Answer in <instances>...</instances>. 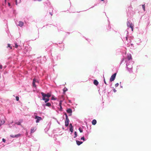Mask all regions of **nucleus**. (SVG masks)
<instances>
[{"label":"nucleus","instance_id":"obj_15","mask_svg":"<svg viewBox=\"0 0 151 151\" xmlns=\"http://www.w3.org/2000/svg\"><path fill=\"white\" fill-rule=\"evenodd\" d=\"M18 25L20 27H22L24 25L23 22L21 21H19L18 22Z\"/></svg>","mask_w":151,"mask_h":151},{"label":"nucleus","instance_id":"obj_10","mask_svg":"<svg viewBox=\"0 0 151 151\" xmlns=\"http://www.w3.org/2000/svg\"><path fill=\"white\" fill-rule=\"evenodd\" d=\"M37 129V128L36 127H32V128L30 130V133H34Z\"/></svg>","mask_w":151,"mask_h":151},{"label":"nucleus","instance_id":"obj_4","mask_svg":"<svg viewBox=\"0 0 151 151\" xmlns=\"http://www.w3.org/2000/svg\"><path fill=\"white\" fill-rule=\"evenodd\" d=\"M65 127H68V125L69 120L68 118V116L66 113H65Z\"/></svg>","mask_w":151,"mask_h":151},{"label":"nucleus","instance_id":"obj_44","mask_svg":"<svg viewBox=\"0 0 151 151\" xmlns=\"http://www.w3.org/2000/svg\"><path fill=\"white\" fill-rule=\"evenodd\" d=\"M104 83H105L106 84H106H106V81H105V79L104 78Z\"/></svg>","mask_w":151,"mask_h":151},{"label":"nucleus","instance_id":"obj_49","mask_svg":"<svg viewBox=\"0 0 151 151\" xmlns=\"http://www.w3.org/2000/svg\"><path fill=\"white\" fill-rule=\"evenodd\" d=\"M69 103H71V101L70 100H69Z\"/></svg>","mask_w":151,"mask_h":151},{"label":"nucleus","instance_id":"obj_3","mask_svg":"<svg viewBox=\"0 0 151 151\" xmlns=\"http://www.w3.org/2000/svg\"><path fill=\"white\" fill-rule=\"evenodd\" d=\"M124 33L126 34V36L125 37V38L126 40L128 42L127 44V46L128 47L132 46V43L131 39L132 38L130 37H128V32L127 30Z\"/></svg>","mask_w":151,"mask_h":151},{"label":"nucleus","instance_id":"obj_36","mask_svg":"<svg viewBox=\"0 0 151 151\" xmlns=\"http://www.w3.org/2000/svg\"><path fill=\"white\" fill-rule=\"evenodd\" d=\"M111 29V26H110L109 25H108V26L107 28V29L108 30L110 29Z\"/></svg>","mask_w":151,"mask_h":151},{"label":"nucleus","instance_id":"obj_38","mask_svg":"<svg viewBox=\"0 0 151 151\" xmlns=\"http://www.w3.org/2000/svg\"><path fill=\"white\" fill-rule=\"evenodd\" d=\"M2 142H6V140L4 138H3L2 139Z\"/></svg>","mask_w":151,"mask_h":151},{"label":"nucleus","instance_id":"obj_43","mask_svg":"<svg viewBox=\"0 0 151 151\" xmlns=\"http://www.w3.org/2000/svg\"><path fill=\"white\" fill-rule=\"evenodd\" d=\"M8 5L9 6H11V4L10 3L8 2Z\"/></svg>","mask_w":151,"mask_h":151},{"label":"nucleus","instance_id":"obj_32","mask_svg":"<svg viewBox=\"0 0 151 151\" xmlns=\"http://www.w3.org/2000/svg\"><path fill=\"white\" fill-rule=\"evenodd\" d=\"M87 132V133L85 134V136L86 137H88V136L89 133L88 132L87 130L86 131Z\"/></svg>","mask_w":151,"mask_h":151},{"label":"nucleus","instance_id":"obj_45","mask_svg":"<svg viewBox=\"0 0 151 151\" xmlns=\"http://www.w3.org/2000/svg\"><path fill=\"white\" fill-rule=\"evenodd\" d=\"M49 13L51 15V16H52V12H50Z\"/></svg>","mask_w":151,"mask_h":151},{"label":"nucleus","instance_id":"obj_19","mask_svg":"<svg viewBox=\"0 0 151 151\" xmlns=\"http://www.w3.org/2000/svg\"><path fill=\"white\" fill-rule=\"evenodd\" d=\"M93 83L95 85L97 86L99 84V82L97 80H94L93 81Z\"/></svg>","mask_w":151,"mask_h":151},{"label":"nucleus","instance_id":"obj_9","mask_svg":"<svg viewBox=\"0 0 151 151\" xmlns=\"http://www.w3.org/2000/svg\"><path fill=\"white\" fill-rule=\"evenodd\" d=\"M35 118L36 119V122L37 123L39 122L40 121L42 120V118L41 117H39L37 116H35Z\"/></svg>","mask_w":151,"mask_h":151},{"label":"nucleus","instance_id":"obj_41","mask_svg":"<svg viewBox=\"0 0 151 151\" xmlns=\"http://www.w3.org/2000/svg\"><path fill=\"white\" fill-rule=\"evenodd\" d=\"M124 60V59H122V60H121V62L120 64H121L122 63V62Z\"/></svg>","mask_w":151,"mask_h":151},{"label":"nucleus","instance_id":"obj_25","mask_svg":"<svg viewBox=\"0 0 151 151\" xmlns=\"http://www.w3.org/2000/svg\"><path fill=\"white\" fill-rule=\"evenodd\" d=\"M77 132H74V136L73 138H76L77 137Z\"/></svg>","mask_w":151,"mask_h":151},{"label":"nucleus","instance_id":"obj_17","mask_svg":"<svg viewBox=\"0 0 151 151\" xmlns=\"http://www.w3.org/2000/svg\"><path fill=\"white\" fill-rule=\"evenodd\" d=\"M76 142L77 145H80L83 143V142L77 140H76Z\"/></svg>","mask_w":151,"mask_h":151},{"label":"nucleus","instance_id":"obj_53","mask_svg":"<svg viewBox=\"0 0 151 151\" xmlns=\"http://www.w3.org/2000/svg\"><path fill=\"white\" fill-rule=\"evenodd\" d=\"M94 6H92L91 8H93Z\"/></svg>","mask_w":151,"mask_h":151},{"label":"nucleus","instance_id":"obj_35","mask_svg":"<svg viewBox=\"0 0 151 151\" xmlns=\"http://www.w3.org/2000/svg\"><path fill=\"white\" fill-rule=\"evenodd\" d=\"M119 85V83H116L115 85V86L116 87H117Z\"/></svg>","mask_w":151,"mask_h":151},{"label":"nucleus","instance_id":"obj_5","mask_svg":"<svg viewBox=\"0 0 151 151\" xmlns=\"http://www.w3.org/2000/svg\"><path fill=\"white\" fill-rule=\"evenodd\" d=\"M54 59V60L57 61L60 59V54H57L52 56Z\"/></svg>","mask_w":151,"mask_h":151},{"label":"nucleus","instance_id":"obj_11","mask_svg":"<svg viewBox=\"0 0 151 151\" xmlns=\"http://www.w3.org/2000/svg\"><path fill=\"white\" fill-rule=\"evenodd\" d=\"M69 129L71 133L73 132V127L71 123H70L69 125Z\"/></svg>","mask_w":151,"mask_h":151},{"label":"nucleus","instance_id":"obj_2","mask_svg":"<svg viewBox=\"0 0 151 151\" xmlns=\"http://www.w3.org/2000/svg\"><path fill=\"white\" fill-rule=\"evenodd\" d=\"M132 5L131 3H130V5L128 6V8L127 10V16L129 17L127 19V26L128 27H129L131 29V30L132 31V23H130L131 20L132 19H131L132 14Z\"/></svg>","mask_w":151,"mask_h":151},{"label":"nucleus","instance_id":"obj_26","mask_svg":"<svg viewBox=\"0 0 151 151\" xmlns=\"http://www.w3.org/2000/svg\"><path fill=\"white\" fill-rule=\"evenodd\" d=\"M81 140H83V141H85L86 140V139H85L84 137V136H83V137H82L81 138Z\"/></svg>","mask_w":151,"mask_h":151},{"label":"nucleus","instance_id":"obj_55","mask_svg":"<svg viewBox=\"0 0 151 151\" xmlns=\"http://www.w3.org/2000/svg\"><path fill=\"white\" fill-rule=\"evenodd\" d=\"M101 1H104V0H101Z\"/></svg>","mask_w":151,"mask_h":151},{"label":"nucleus","instance_id":"obj_14","mask_svg":"<svg viewBox=\"0 0 151 151\" xmlns=\"http://www.w3.org/2000/svg\"><path fill=\"white\" fill-rule=\"evenodd\" d=\"M66 111L68 113L70 114L69 115V116H70L71 115V114L72 113V110L71 109H69L66 110Z\"/></svg>","mask_w":151,"mask_h":151},{"label":"nucleus","instance_id":"obj_54","mask_svg":"<svg viewBox=\"0 0 151 151\" xmlns=\"http://www.w3.org/2000/svg\"><path fill=\"white\" fill-rule=\"evenodd\" d=\"M122 39V40H124V38H123V39Z\"/></svg>","mask_w":151,"mask_h":151},{"label":"nucleus","instance_id":"obj_13","mask_svg":"<svg viewBox=\"0 0 151 151\" xmlns=\"http://www.w3.org/2000/svg\"><path fill=\"white\" fill-rule=\"evenodd\" d=\"M5 121L4 119H0V127L3 125L5 123Z\"/></svg>","mask_w":151,"mask_h":151},{"label":"nucleus","instance_id":"obj_21","mask_svg":"<svg viewBox=\"0 0 151 151\" xmlns=\"http://www.w3.org/2000/svg\"><path fill=\"white\" fill-rule=\"evenodd\" d=\"M51 104L49 102L47 103L46 104H45V106H47L48 107H50L51 106Z\"/></svg>","mask_w":151,"mask_h":151},{"label":"nucleus","instance_id":"obj_20","mask_svg":"<svg viewBox=\"0 0 151 151\" xmlns=\"http://www.w3.org/2000/svg\"><path fill=\"white\" fill-rule=\"evenodd\" d=\"M97 122L96 119H93L92 122V124L93 125H95L96 123Z\"/></svg>","mask_w":151,"mask_h":151},{"label":"nucleus","instance_id":"obj_28","mask_svg":"<svg viewBox=\"0 0 151 151\" xmlns=\"http://www.w3.org/2000/svg\"><path fill=\"white\" fill-rule=\"evenodd\" d=\"M7 47H9V48H10V49H12V47L11 46V45L9 44H8V46H7Z\"/></svg>","mask_w":151,"mask_h":151},{"label":"nucleus","instance_id":"obj_33","mask_svg":"<svg viewBox=\"0 0 151 151\" xmlns=\"http://www.w3.org/2000/svg\"><path fill=\"white\" fill-rule=\"evenodd\" d=\"M16 99L17 101H18L19 99V97L18 96H16Z\"/></svg>","mask_w":151,"mask_h":151},{"label":"nucleus","instance_id":"obj_52","mask_svg":"<svg viewBox=\"0 0 151 151\" xmlns=\"http://www.w3.org/2000/svg\"><path fill=\"white\" fill-rule=\"evenodd\" d=\"M58 31H59V29H58ZM60 30H61H61H60Z\"/></svg>","mask_w":151,"mask_h":151},{"label":"nucleus","instance_id":"obj_29","mask_svg":"<svg viewBox=\"0 0 151 151\" xmlns=\"http://www.w3.org/2000/svg\"><path fill=\"white\" fill-rule=\"evenodd\" d=\"M56 98H55L54 96H53L52 97L51 99L52 100H55L56 99Z\"/></svg>","mask_w":151,"mask_h":151},{"label":"nucleus","instance_id":"obj_18","mask_svg":"<svg viewBox=\"0 0 151 151\" xmlns=\"http://www.w3.org/2000/svg\"><path fill=\"white\" fill-rule=\"evenodd\" d=\"M42 99L43 100L45 101V103L47 102L49 100V99L48 98H42Z\"/></svg>","mask_w":151,"mask_h":151},{"label":"nucleus","instance_id":"obj_7","mask_svg":"<svg viewBox=\"0 0 151 151\" xmlns=\"http://www.w3.org/2000/svg\"><path fill=\"white\" fill-rule=\"evenodd\" d=\"M116 73H115L111 76L110 79V82H112L114 80V79L116 78Z\"/></svg>","mask_w":151,"mask_h":151},{"label":"nucleus","instance_id":"obj_37","mask_svg":"<svg viewBox=\"0 0 151 151\" xmlns=\"http://www.w3.org/2000/svg\"><path fill=\"white\" fill-rule=\"evenodd\" d=\"M10 137L12 138H14L15 137V135H10Z\"/></svg>","mask_w":151,"mask_h":151},{"label":"nucleus","instance_id":"obj_1","mask_svg":"<svg viewBox=\"0 0 151 151\" xmlns=\"http://www.w3.org/2000/svg\"><path fill=\"white\" fill-rule=\"evenodd\" d=\"M125 59L126 70L129 73H131L132 72V61L131 54H127Z\"/></svg>","mask_w":151,"mask_h":151},{"label":"nucleus","instance_id":"obj_40","mask_svg":"<svg viewBox=\"0 0 151 151\" xmlns=\"http://www.w3.org/2000/svg\"><path fill=\"white\" fill-rule=\"evenodd\" d=\"M113 91L115 93L116 92V90L114 88L113 89Z\"/></svg>","mask_w":151,"mask_h":151},{"label":"nucleus","instance_id":"obj_24","mask_svg":"<svg viewBox=\"0 0 151 151\" xmlns=\"http://www.w3.org/2000/svg\"><path fill=\"white\" fill-rule=\"evenodd\" d=\"M63 93H65L68 91V89L65 87L63 89Z\"/></svg>","mask_w":151,"mask_h":151},{"label":"nucleus","instance_id":"obj_34","mask_svg":"<svg viewBox=\"0 0 151 151\" xmlns=\"http://www.w3.org/2000/svg\"><path fill=\"white\" fill-rule=\"evenodd\" d=\"M62 101H60V102L59 103V106H61V105H62Z\"/></svg>","mask_w":151,"mask_h":151},{"label":"nucleus","instance_id":"obj_42","mask_svg":"<svg viewBox=\"0 0 151 151\" xmlns=\"http://www.w3.org/2000/svg\"><path fill=\"white\" fill-rule=\"evenodd\" d=\"M2 65H0V68L2 69Z\"/></svg>","mask_w":151,"mask_h":151},{"label":"nucleus","instance_id":"obj_47","mask_svg":"<svg viewBox=\"0 0 151 151\" xmlns=\"http://www.w3.org/2000/svg\"><path fill=\"white\" fill-rule=\"evenodd\" d=\"M16 4L17 5V0H16Z\"/></svg>","mask_w":151,"mask_h":151},{"label":"nucleus","instance_id":"obj_30","mask_svg":"<svg viewBox=\"0 0 151 151\" xmlns=\"http://www.w3.org/2000/svg\"><path fill=\"white\" fill-rule=\"evenodd\" d=\"M19 45L17 44L16 43H15V47L16 48H18Z\"/></svg>","mask_w":151,"mask_h":151},{"label":"nucleus","instance_id":"obj_22","mask_svg":"<svg viewBox=\"0 0 151 151\" xmlns=\"http://www.w3.org/2000/svg\"><path fill=\"white\" fill-rule=\"evenodd\" d=\"M21 135V134H17L15 135V137L18 138L19 137H20Z\"/></svg>","mask_w":151,"mask_h":151},{"label":"nucleus","instance_id":"obj_12","mask_svg":"<svg viewBox=\"0 0 151 151\" xmlns=\"http://www.w3.org/2000/svg\"><path fill=\"white\" fill-rule=\"evenodd\" d=\"M31 49V48L29 47H25L24 50V52H25V50L26 51V52H29Z\"/></svg>","mask_w":151,"mask_h":151},{"label":"nucleus","instance_id":"obj_8","mask_svg":"<svg viewBox=\"0 0 151 151\" xmlns=\"http://www.w3.org/2000/svg\"><path fill=\"white\" fill-rule=\"evenodd\" d=\"M36 82H37V83H38L39 81L37 80L35 78L33 79V80L32 86H33V87H34L35 88L36 87V86L35 84Z\"/></svg>","mask_w":151,"mask_h":151},{"label":"nucleus","instance_id":"obj_50","mask_svg":"<svg viewBox=\"0 0 151 151\" xmlns=\"http://www.w3.org/2000/svg\"><path fill=\"white\" fill-rule=\"evenodd\" d=\"M42 0H35V1H41Z\"/></svg>","mask_w":151,"mask_h":151},{"label":"nucleus","instance_id":"obj_31","mask_svg":"<svg viewBox=\"0 0 151 151\" xmlns=\"http://www.w3.org/2000/svg\"><path fill=\"white\" fill-rule=\"evenodd\" d=\"M142 7L144 11H145V5L144 4L142 5Z\"/></svg>","mask_w":151,"mask_h":151},{"label":"nucleus","instance_id":"obj_46","mask_svg":"<svg viewBox=\"0 0 151 151\" xmlns=\"http://www.w3.org/2000/svg\"><path fill=\"white\" fill-rule=\"evenodd\" d=\"M13 123V121H12L11 122L9 123V125H10V124H12V123Z\"/></svg>","mask_w":151,"mask_h":151},{"label":"nucleus","instance_id":"obj_27","mask_svg":"<svg viewBox=\"0 0 151 151\" xmlns=\"http://www.w3.org/2000/svg\"><path fill=\"white\" fill-rule=\"evenodd\" d=\"M78 129L80 131V132L81 133L83 132V130L81 128V127H79Z\"/></svg>","mask_w":151,"mask_h":151},{"label":"nucleus","instance_id":"obj_56","mask_svg":"<svg viewBox=\"0 0 151 151\" xmlns=\"http://www.w3.org/2000/svg\"><path fill=\"white\" fill-rule=\"evenodd\" d=\"M9 127H10V128H11V127L10 126H9Z\"/></svg>","mask_w":151,"mask_h":151},{"label":"nucleus","instance_id":"obj_39","mask_svg":"<svg viewBox=\"0 0 151 151\" xmlns=\"http://www.w3.org/2000/svg\"><path fill=\"white\" fill-rule=\"evenodd\" d=\"M60 109L59 110L60 111H62V106H60Z\"/></svg>","mask_w":151,"mask_h":151},{"label":"nucleus","instance_id":"obj_48","mask_svg":"<svg viewBox=\"0 0 151 151\" xmlns=\"http://www.w3.org/2000/svg\"><path fill=\"white\" fill-rule=\"evenodd\" d=\"M4 2L6 4V0H4Z\"/></svg>","mask_w":151,"mask_h":151},{"label":"nucleus","instance_id":"obj_23","mask_svg":"<svg viewBox=\"0 0 151 151\" xmlns=\"http://www.w3.org/2000/svg\"><path fill=\"white\" fill-rule=\"evenodd\" d=\"M21 121L19 122V121L18 122H16L15 123V124H16L18 125H21Z\"/></svg>","mask_w":151,"mask_h":151},{"label":"nucleus","instance_id":"obj_51","mask_svg":"<svg viewBox=\"0 0 151 151\" xmlns=\"http://www.w3.org/2000/svg\"><path fill=\"white\" fill-rule=\"evenodd\" d=\"M120 87H121V88H123V86H121V85H120Z\"/></svg>","mask_w":151,"mask_h":151},{"label":"nucleus","instance_id":"obj_16","mask_svg":"<svg viewBox=\"0 0 151 151\" xmlns=\"http://www.w3.org/2000/svg\"><path fill=\"white\" fill-rule=\"evenodd\" d=\"M51 124L50 123L48 124V125H49V126L47 127L45 129V130L46 132H47L48 131L50 128V126Z\"/></svg>","mask_w":151,"mask_h":151},{"label":"nucleus","instance_id":"obj_6","mask_svg":"<svg viewBox=\"0 0 151 151\" xmlns=\"http://www.w3.org/2000/svg\"><path fill=\"white\" fill-rule=\"evenodd\" d=\"M41 94L42 96V98H45V97H47V98H49L51 96V94L48 93L46 94L43 92H42L41 93Z\"/></svg>","mask_w":151,"mask_h":151}]
</instances>
